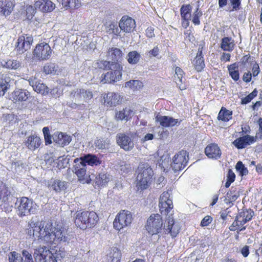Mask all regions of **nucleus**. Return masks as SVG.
<instances>
[{
	"label": "nucleus",
	"instance_id": "obj_1",
	"mask_svg": "<svg viewBox=\"0 0 262 262\" xmlns=\"http://www.w3.org/2000/svg\"><path fill=\"white\" fill-rule=\"evenodd\" d=\"M26 233L34 239H40L50 244L65 243L70 240L66 231L56 228L50 222L42 224L39 222L31 220L26 229Z\"/></svg>",
	"mask_w": 262,
	"mask_h": 262
},
{
	"label": "nucleus",
	"instance_id": "obj_2",
	"mask_svg": "<svg viewBox=\"0 0 262 262\" xmlns=\"http://www.w3.org/2000/svg\"><path fill=\"white\" fill-rule=\"evenodd\" d=\"M138 175L136 187L138 190H143L149 187L152 181L154 172L149 165H139L137 170Z\"/></svg>",
	"mask_w": 262,
	"mask_h": 262
},
{
	"label": "nucleus",
	"instance_id": "obj_3",
	"mask_svg": "<svg viewBox=\"0 0 262 262\" xmlns=\"http://www.w3.org/2000/svg\"><path fill=\"white\" fill-rule=\"evenodd\" d=\"M75 225L81 229L94 227L98 221V216L94 211H77L74 216Z\"/></svg>",
	"mask_w": 262,
	"mask_h": 262
},
{
	"label": "nucleus",
	"instance_id": "obj_4",
	"mask_svg": "<svg viewBox=\"0 0 262 262\" xmlns=\"http://www.w3.org/2000/svg\"><path fill=\"white\" fill-rule=\"evenodd\" d=\"M15 206L17 210V214L20 217L34 214L37 208L36 204L27 197L17 199Z\"/></svg>",
	"mask_w": 262,
	"mask_h": 262
},
{
	"label": "nucleus",
	"instance_id": "obj_5",
	"mask_svg": "<svg viewBox=\"0 0 262 262\" xmlns=\"http://www.w3.org/2000/svg\"><path fill=\"white\" fill-rule=\"evenodd\" d=\"M123 67L120 63L115 64V67L111 71L106 74L101 75V82L105 83H113L120 81L122 79V72Z\"/></svg>",
	"mask_w": 262,
	"mask_h": 262
},
{
	"label": "nucleus",
	"instance_id": "obj_6",
	"mask_svg": "<svg viewBox=\"0 0 262 262\" xmlns=\"http://www.w3.org/2000/svg\"><path fill=\"white\" fill-rule=\"evenodd\" d=\"M163 225V222L159 214H152L148 219L146 229L148 232L152 235L159 233Z\"/></svg>",
	"mask_w": 262,
	"mask_h": 262
},
{
	"label": "nucleus",
	"instance_id": "obj_7",
	"mask_svg": "<svg viewBox=\"0 0 262 262\" xmlns=\"http://www.w3.org/2000/svg\"><path fill=\"white\" fill-rule=\"evenodd\" d=\"M133 221L131 212L127 210H122L116 216L113 222L114 227L117 230L129 226Z\"/></svg>",
	"mask_w": 262,
	"mask_h": 262
},
{
	"label": "nucleus",
	"instance_id": "obj_8",
	"mask_svg": "<svg viewBox=\"0 0 262 262\" xmlns=\"http://www.w3.org/2000/svg\"><path fill=\"white\" fill-rule=\"evenodd\" d=\"M52 50L48 43L45 42L36 45L33 51V57L38 60H48L52 54Z\"/></svg>",
	"mask_w": 262,
	"mask_h": 262
},
{
	"label": "nucleus",
	"instance_id": "obj_9",
	"mask_svg": "<svg viewBox=\"0 0 262 262\" xmlns=\"http://www.w3.org/2000/svg\"><path fill=\"white\" fill-rule=\"evenodd\" d=\"M102 103L107 108H112L121 104L123 97L118 93L108 92L102 94Z\"/></svg>",
	"mask_w": 262,
	"mask_h": 262
},
{
	"label": "nucleus",
	"instance_id": "obj_10",
	"mask_svg": "<svg viewBox=\"0 0 262 262\" xmlns=\"http://www.w3.org/2000/svg\"><path fill=\"white\" fill-rule=\"evenodd\" d=\"M33 42L31 35L25 34L18 37L15 50L17 53L22 54L30 49Z\"/></svg>",
	"mask_w": 262,
	"mask_h": 262
},
{
	"label": "nucleus",
	"instance_id": "obj_11",
	"mask_svg": "<svg viewBox=\"0 0 262 262\" xmlns=\"http://www.w3.org/2000/svg\"><path fill=\"white\" fill-rule=\"evenodd\" d=\"M34 255H37L38 262H57V257L46 247H41L36 249Z\"/></svg>",
	"mask_w": 262,
	"mask_h": 262
},
{
	"label": "nucleus",
	"instance_id": "obj_12",
	"mask_svg": "<svg viewBox=\"0 0 262 262\" xmlns=\"http://www.w3.org/2000/svg\"><path fill=\"white\" fill-rule=\"evenodd\" d=\"M119 27L123 32L129 33L134 31L136 27V23L135 19L131 17L124 15L119 21Z\"/></svg>",
	"mask_w": 262,
	"mask_h": 262
},
{
	"label": "nucleus",
	"instance_id": "obj_13",
	"mask_svg": "<svg viewBox=\"0 0 262 262\" xmlns=\"http://www.w3.org/2000/svg\"><path fill=\"white\" fill-rule=\"evenodd\" d=\"M156 122L159 123L160 126L162 127L168 128L172 127L180 124L181 120L178 119H174L172 117L168 116H161L157 115L155 117Z\"/></svg>",
	"mask_w": 262,
	"mask_h": 262
},
{
	"label": "nucleus",
	"instance_id": "obj_14",
	"mask_svg": "<svg viewBox=\"0 0 262 262\" xmlns=\"http://www.w3.org/2000/svg\"><path fill=\"white\" fill-rule=\"evenodd\" d=\"M116 142L118 145L125 150H129L134 146V144L131 137L124 133L117 134L116 136Z\"/></svg>",
	"mask_w": 262,
	"mask_h": 262
},
{
	"label": "nucleus",
	"instance_id": "obj_15",
	"mask_svg": "<svg viewBox=\"0 0 262 262\" xmlns=\"http://www.w3.org/2000/svg\"><path fill=\"white\" fill-rule=\"evenodd\" d=\"M29 82L30 85L33 87V90L37 93L43 95H47L49 94V88L36 77H31L29 79Z\"/></svg>",
	"mask_w": 262,
	"mask_h": 262
},
{
	"label": "nucleus",
	"instance_id": "obj_16",
	"mask_svg": "<svg viewBox=\"0 0 262 262\" xmlns=\"http://www.w3.org/2000/svg\"><path fill=\"white\" fill-rule=\"evenodd\" d=\"M192 6L190 4L183 5L180 8L182 26L186 29L189 26L191 16Z\"/></svg>",
	"mask_w": 262,
	"mask_h": 262
},
{
	"label": "nucleus",
	"instance_id": "obj_17",
	"mask_svg": "<svg viewBox=\"0 0 262 262\" xmlns=\"http://www.w3.org/2000/svg\"><path fill=\"white\" fill-rule=\"evenodd\" d=\"M203 46L200 45L196 55L192 61L195 70L198 72H202L205 67V60L203 54Z\"/></svg>",
	"mask_w": 262,
	"mask_h": 262
},
{
	"label": "nucleus",
	"instance_id": "obj_18",
	"mask_svg": "<svg viewBox=\"0 0 262 262\" xmlns=\"http://www.w3.org/2000/svg\"><path fill=\"white\" fill-rule=\"evenodd\" d=\"M256 141V138L250 135H245L237 138L233 142V144L237 149H243L248 145H251Z\"/></svg>",
	"mask_w": 262,
	"mask_h": 262
},
{
	"label": "nucleus",
	"instance_id": "obj_19",
	"mask_svg": "<svg viewBox=\"0 0 262 262\" xmlns=\"http://www.w3.org/2000/svg\"><path fill=\"white\" fill-rule=\"evenodd\" d=\"M86 165H75L74 166L73 171L77 176L79 181L82 184L90 183L91 181L90 176L86 173Z\"/></svg>",
	"mask_w": 262,
	"mask_h": 262
},
{
	"label": "nucleus",
	"instance_id": "obj_20",
	"mask_svg": "<svg viewBox=\"0 0 262 262\" xmlns=\"http://www.w3.org/2000/svg\"><path fill=\"white\" fill-rule=\"evenodd\" d=\"M205 154L208 158L212 159L220 158L222 151L218 145L214 143L209 144L205 148Z\"/></svg>",
	"mask_w": 262,
	"mask_h": 262
},
{
	"label": "nucleus",
	"instance_id": "obj_21",
	"mask_svg": "<svg viewBox=\"0 0 262 262\" xmlns=\"http://www.w3.org/2000/svg\"><path fill=\"white\" fill-rule=\"evenodd\" d=\"M36 9L43 13L52 12L55 8V5L50 0H38L35 2Z\"/></svg>",
	"mask_w": 262,
	"mask_h": 262
},
{
	"label": "nucleus",
	"instance_id": "obj_22",
	"mask_svg": "<svg viewBox=\"0 0 262 262\" xmlns=\"http://www.w3.org/2000/svg\"><path fill=\"white\" fill-rule=\"evenodd\" d=\"M53 139L54 141L61 147H64L69 144L71 142V137L66 133L57 132L53 134Z\"/></svg>",
	"mask_w": 262,
	"mask_h": 262
},
{
	"label": "nucleus",
	"instance_id": "obj_23",
	"mask_svg": "<svg viewBox=\"0 0 262 262\" xmlns=\"http://www.w3.org/2000/svg\"><path fill=\"white\" fill-rule=\"evenodd\" d=\"M42 143L41 138L36 134L28 136L25 142L26 147L30 150H35L38 148Z\"/></svg>",
	"mask_w": 262,
	"mask_h": 262
},
{
	"label": "nucleus",
	"instance_id": "obj_24",
	"mask_svg": "<svg viewBox=\"0 0 262 262\" xmlns=\"http://www.w3.org/2000/svg\"><path fill=\"white\" fill-rule=\"evenodd\" d=\"M15 3L11 0L0 1V15L7 16L13 11Z\"/></svg>",
	"mask_w": 262,
	"mask_h": 262
},
{
	"label": "nucleus",
	"instance_id": "obj_25",
	"mask_svg": "<svg viewBox=\"0 0 262 262\" xmlns=\"http://www.w3.org/2000/svg\"><path fill=\"white\" fill-rule=\"evenodd\" d=\"M124 54L122 50L119 48H110L107 52V56L114 64L119 63L123 60Z\"/></svg>",
	"mask_w": 262,
	"mask_h": 262
},
{
	"label": "nucleus",
	"instance_id": "obj_26",
	"mask_svg": "<svg viewBox=\"0 0 262 262\" xmlns=\"http://www.w3.org/2000/svg\"><path fill=\"white\" fill-rule=\"evenodd\" d=\"M30 95L28 91L18 89L14 91L11 95L10 99L15 103L26 101Z\"/></svg>",
	"mask_w": 262,
	"mask_h": 262
},
{
	"label": "nucleus",
	"instance_id": "obj_27",
	"mask_svg": "<svg viewBox=\"0 0 262 262\" xmlns=\"http://www.w3.org/2000/svg\"><path fill=\"white\" fill-rule=\"evenodd\" d=\"M172 216V214H170L168 218V225L166 228H164V232L165 234L170 233L172 237H176L177 234L179 233L180 227L174 224L173 218Z\"/></svg>",
	"mask_w": 262,
	"mask_h": 262
},
{
	"label": "nucleus",
	"instance_id": "obj_28",
	"mask_svg": "<svg viewBox=\"0 0 262 262\" xmlns=\"http://www.w3.org/2000/svg\"><path fill=\"white\" fill-rule=\"evenodd\" d=\"M67 182L59 180L51 179L48 182V187L56 192L64 190L67 188Z\"/></svg>",
	"mask_w": 262,
	"mask_h": 262
},
{
	"label": "nucleus",
	"instance_id": "obj_29",
	"mask_svg": "<svg viewBox=\"0 0 262 262\" xmlns=\"http://www.w3.org/2000/svg\"><path fill=\"white\" fill-rule=\"evenodd\" d=\"M80 161V164H100L101 161L94 155L87 154L80 158L74 159V162L76 163Z\"/></svg>",
	"mask_w": 262,
	"mask_h": 262
},
{
	"label": "nucleus",
	"instance_id": "obj_30",
	"mask_svg": "<svg viewBox=\"0 0 262 262\" xmlns=\"http://www.w3.org/2000/svg\"><path fill=\"white\" fill-rule=\"evenodd\" d=\"M254 214V211L251 209H244L236 216L240 220V224L245 225L252 220Z\"/></svg>",
	"mask_w": 262,
	"mask_h": 262
},
{
	"label": "nucleus",
	"instance_id": "obj_31",
	"mask_svg": "<svg viewBox=\"0 0 262 262\" xmlns=\"http://www.w3.org/2000/svg\"><path fill=\"white\" fill-rule=\"evenodd\" d=\"M260 71L259 64L255 62L252 69V73H251L250 71L244 73L243 76V80L246 83L250 82L251 81L252 76L256 77L259 74Z\"/></svg>",
	"mask_w": 262,
	"mask_h": 262
},
{
	"label": "nucleus",
	"instance_id": "obj_32",
	"mask_svg": "<svg viewBox=\"0 0 262 262\" xmlns=\"http://www.w3.org/2000/svg\"><path fill=\"white\" fill-rule=\"evenodd\" d=\"M173 164H187L189 155L186 150H181L176 154L172 159Z\"/></svg>",
	"mask_w": 262,
	"mask_h": 262
},
{
	"label": "nucleus",
	"instance_id": "obj_33",
	"mask_svg": "<svg viewBox=\"0 0 262 262\" xmlns=\"http://www.w3.org/2000/svg\"><path fill=\"white\" fill-rule=\"evenodd\" d=\"M220 47L224 51L232 52L235 47L234 40L231 37H224L221 40Z\"/></svg>",
	"mask_w": 262,
	"mask_h": 262
},
{
	"label": "nucleus",
	"instance_id": "obj_34",
	"mask_svg": "<svg viewBox=\"0 0 262 262\" xmlns=\"http://www.w3.org/2000/svg\"><path fill=\"white\" fill-rule=\"evenodd\" d=\"M72 94H73L74 97H83L85 102H89L93 98L92 91L83 89H78L72 92Z\"/></svg>",
	"mask_w": 262,
	"mask_h": 262
},
{
	"label": "nucleus",
	"instance_id": "obj_35",
	"mask_svg": "<svg viewBox=\"0 0 262 262\" xmlns=\"http://www.w3.org/2000/svg\"><path fill=\"white\" fill-rule=\"evenodd\" d=\"M232 114L233 112L232 111L227 110L226 107L223 106L218 114L217 118L219 121L227 122L232 119Z\"/></svg>",
	"mask_w": 262,
	"mask_h": 262
},
{
	"label": "nucleus",
	"instance_id": "obj_36",
	"mask_svg": "<svg viewBox=\"0 0 262 262\" xmlns=\"http://www.w3.org/2000/svg\"><path fill=\"white\" fill-rule=\"evenodd\" d=\"M122 254L121 251L116 247L111 249L107 255V262H120Z\"/></svg>",
	"mask_w": 262,
	"mask_h": 262
},
{
	"label": "nucleus",
	"instance_id": "obj_37",
	"mask_svg": "<svg viewBox=\"0 0 262 262\" xmlns=\"http://www.w3.org/2000/svg\"><path fill=\"white\" fill-rule=\"evenodd\" d=\"M229 75L235 81L239 79V71L238 70V63L234 62L227 66Z\"/></svg>",
	"mask_w": 262,
	"mask_h": 262
},
{
	"label": "nucleus",
	"instance_id": "obj_38",
	"mask_svg": "<svg viewBox=\"0 0 262 262\" xmlns=\"http://www.w3.org/2000/svg\"><path fill=\"white\" fill-rule=\"evenodd\" d=\"M133 111L127 107L123 108L122 111L117 112L115 115V118L117 120H125L126 121L130 119L132 117Z\"/></svg>",
	"mask_w": 262,
	"mask_h": 262
},
{
	"label": "nucleus",
	"instance_id": "obj_39",
	"mask_svg": "<svg viewBox=\"0 0 262 262\" xmlns=\"http://www.w3.org/2000/svg\"><path fill=\"white\" fill-rule=\"evenodd\" d=\"M1 65L2 67L9 70H17L20 67L21 63L17 60L10 59L7 61L3 60L1 61Z\"/></svg>",
	"mask_w": 262,
	"mask_h": 262
},
{
	"label": "nucleus",
	"instance_id": "obj_40",
	"mask_svg": "<svg viewBox=\"0 0 262 262\" xmlns=\"http://www.w3.org/2000/svg\"><path fill=\"white\" fill-rule=\"evenodd\" d=\"M111 176L107 173H99L95 179V185L98 187L105 186L110 181Z\"/></svg>",
	"mask_w": 262,
	"mask_h": 262
},
{
	"label": "nucleus",
	"instance_id": "obj_41",
	"mask_svg": "<svg viewBox=\"0 0 262 262\" xmlns=\"http://www.w3.org/2000/svg\"><path fill=\"white\" fill-rule=\"evenodd\" d=\"M61 4L67 9H78L81 6L80 0H61Z\"/></svg>",
	"mask_w": 262,
	"mask_h": 262
},
{
	"label": "nucleus",
	"instance_id": "obj_42",
	"mask_svg": "<svg viewBox=\"0 0 262 262\" xmlns=\"http://www.w3.org/2000/svg\"><path fill=\"white\" fill-rule=\"evenodd\" d=\"M159 207L162 214L167 215L170 210L173 208L172 201L168 202H159Z\"/></svg>",
	"mask_w": 262,
	"mask_h": 262
},
{
	"label": "nucleus",
	"instance_id": "obj_43",
	"mask_svg": "<svg viewBox=\"0 0 262 262\" xmlns=\"http://www.w3.org/2000/svg\"><path fill=\"white\" fill-rule=\"evenodd\" d=\"M238 196V191L236 190V188L232 187L231 190L227 192L224 202L227 204H230V203L233 204V202H234Z\"/></svg>",
	"mask_w": 262,
	"mask_h": 262
},
{
	"label": "nucleus",
	"instance_id": "obj_44",
	"mask_svg": "<svg viewBox=\"0 0 262 262\" xmlns=\"http://www.w3.org/2000/svg\"><path fill=\"white\" fill-rule=\"evenodd\" d=\"M140 58V54L137 51H132L128 52L126 56L127 60L130 64H137L139 62Z\"/></svg>",
	"mask_w": 262,
	"mask_h": 262
},
{
	"label": "nucleus",
	"instance_id": "obj_45",
	"mask_svg": "<svg viewBox=\"0 0 262 262\" xmlns=\"http://www.w3.org/2000/svg\"><path fill=\"white\" fill-rule=\"evenodd\" d=\"M165 167L162 166V167L164 171L173 173L178 172L185 167V165H165Z\"/></svg>",
	"mask_w": 262,
	"mask_h": 262
},
{
	"label": "nucleus",
	"instance_id": "obj_46",
	"mask_svg": "<svg viewBox=\"0 0 262 262\" xmlns=\"http://www.w3.org/2000/svg\"><path fill=\"white\" fill-rule=\"evenodd\" d=\"M125 86L128 87L133 91H137L142 89L143 84L142 81L138 80H132L125 83Z\"/></svg>",
	"mask_w": 262,
	"mask_h": 262
},
{
	"label": "nucleus",
	"instance_id": "obj_47",
	"mask_svg": "<svg viewBox=\"0 0 262 262\" xmlns=\"http://www.w3.org/2000/svg\"><path fill=\"white\" fill-rule=\"evenodd\" d=\"M107 32L110 34H113L116 36L118 37L119 36L120 31L118 28V25L116 23H111L107 28Z\"/></svg>",
	"mask_w": 262,
	"mask_h": 262
},
{
	"label": "nucleus",
	"instance_id": "obj_48",
	"mask_svg": "<svg viewBox=\"0 0 262 262\" xmlns=\"http://www.w3.org/2000/svg\"><path fill=\"white\" fill-rule=\"evenodd\" d=\"M257 93L258 91L257 89H254L251 93L241 99V103L243 105H244L250 102L251 100H252L255 97L257 96Z\"/></svg>",
	"mask_w": 262,
	"mask_h": 262
},
{
	"label": "nucleus",
	"instance_id": "obj_49",
	"mask_svg": "<svg viewBox=\"0 0 262 262\" xmlns=\"http://www.w3.org/2000/svg\"><path fill=\"white\" fill-rule=\"evenodd\" d=\"M42 132L44 136L45 142L46 145L51 144L52 143V138L53 135L50 134L49 128L48 127H44L42 129Z\"/></svg>",
	"mask_w": 262,
	"mask_h": 262
},
{
	"label": "nucleus",
	"instance_id": "obj_50",
	"mask_svg": "<svg viewBox=\"0 0 262 262\" xmlns=\"http://www.w3.org/2000/svg\"><path fill=\"white\" fill-rule=\"evenodd\" d=\"M8 258L9 262H23V258L19 253L15 251L10 252Z\"/></svg>",
	"mask_w": 262,
	"mask_h": 262
},
{
	"label": "nucleus",
	"instance_id": "obj_51",
	"mask_svg": "<svg viewBox=\"0 0 262 262\" xmlns=\"http://www.w3.org/2000/svg\"><path fill=\"white\" fill-rule=\"evenodd\" d=\"M203 13L201 10L197 8L194 11L192 15V22L194 25H199L201 24L200 18L202 16Z\"/></svg>",
	"mask_w": 262,
	"mask_h": 262
},
{
	"label": "nucleus",
	"instance_id": "obj_52",
	"mask_svg": "<svg viewBox=\"0 0 262 262\" xmlns=\"http://www.w3.org/2000/svg\"><path fill=\"white\" fill-rule=\"evenodd\" d=\"M36 13V8L32 5H27L26 7V18L31 20L33 19Z\"/></svg>",
	"mask_w": 262,
	"mask_h": 262
},
{
	"label": "nucleus",
	"instance_id": "obj_53",
	"mask_svg": "<svg viewBox=\"0 0 262 262\" xmlns=\"http://www.w3.org/2000/svg\"><path fill=\"white\" fill-rule=\"evenodd\" d=\"M55 71V66L53 63H47L43 68V71L46 74H52Z\"/></svg>",
	"mask_w": 262,
	"mask_h": 262
},
{
	"label": "nucleus",
	"instance_id": "obj_54",
	"mask_svg": "<svg viewBox=\"0 0 262 262\" xmlns=\"http://www.w3.org/2000/svg\"><path fill=\"white\" fill-rule=\"evenodd\" d=\"M254 59V57L251 56L250 54H248L247 55H244L241 59L240 61L238 63H240L243 66L245 67L247 63H250L251 61H253Z\"/></svg>",
	"mask_w": 262,
	"mask_h": 262
},
{
	"label": "nucleus",
	"instance_id": "obj_55",
	"mask_svg": "<svg viewBox=\"0 0 262 262\" xmlns=\"http://www.w3.org/2000/svg\"><path fill=\"white\" fill-rule=\"evenodd\" d=\"M171 193V190L163 192L159 199V202H168V201H171L170 199Z\"/></svg>",
	"mask_w": 262,
	"mask_h": 262
},
{
	"label": "nucleus",
	"instance_id": "obj_56",
	"mask_svg": "<svg viewBox=\"0 0 262 262\" xmlns=\"http://www.w3.org/2000/svg\"><path fill=\"white\" fill-rule=\"evenodd\" d=\"M245 165H236V169L241 176H246L248 173V170L245 167Z\"/></svg>",
	"mask_w": 262,
	"mask_h": 262
},
{
	"label": "nucleus",
	"instance_id": "obj_57",
	"mask_svg": "<svg viewBox=\"0 0 262 262\" xmlns=\"http://www.w3.org/2000/svg\"><path fill=\"white\" fill-rule=\"evenodd\" d=\"M240 220L237 216H236L235 220L232 224L230 226L229 229L231 231H235L237 229V227H242L244 224H240Z\"/></svg>",
	"mask_w": 262,
	"mask_h": 262
},
{
	"label": "nucleus",
	"instance_id": "obj_58",
	"mask_svg": "<svg viewBox=\"0 0 262 262\" xmlns=\"http://www.w3.org/2000/svg\"><path fill=\"white\" fill-rule=\"evenodd\" d=\"M102 68L104 70H111L112 67H115V64L112 61H108L106 60H102L100 61Z\"/></svg>",
	"mask_w": 262,
	"mask_h": 262
},
{
	"label": "nucleus",
	"instance_id": "obj_59",
	"mask_svg": "<svg viewBox=\"0 0 262 262\" xmlns=\"http://www.w3.org/2000/svg\"><path fill=\"white\" fill-rule=\"evenodd\" d=\"M175 74L177 76L179 81L181 83L182 82V79L185 74L183 70L179 67H175Z\"/></svg>",
	"mask_w": 262,
	"mask_h": 262
},
{
	"label": "nucleus",
	"instance_id": "obj_60",
	"mask_svg": "<svg viewBox=\"0 0 262 262\" xmlns=\"http://www.w3.org/2000/svg\"><path fill=\"white\" fill-rule=\"evenodd\" d=\"M257 123L259 126L258 131L256 134V136L254 137L256 139L257 138L262 139V118H259L257 120Z\"/></svg>",
	"mask_w": 262,
	"mask_h": 262
},
{
	"label": "nucleus",
	"instance_id": "obj_61",
	"mask_svg": "<svg viewBox=\"0 0 262 262\" xmlns=\"http://www.w3.org/2000/svg\"><path fill=\"white\" fill-rule=\"evenodd\" d=\"M232 6V11H237L240 9L241 0H230Z\"/></svg>",
	"mask_w": 262,
	"mask_h": 262
},
{
	"label": "nucleus",
	"instance_id": "obj_62",
	"mask_svg": "<svg viewBox=\"0 0 262 262\" xmlns=\"http://www.w3.org/2000/svg\"><path fill=\"white\" fill-rule=\"evenodd\" d=\"M212 221V218L209 215L205 216L202 220L201 225L203 227L207 226Z\"/></svg>",
	"mask_w": 262,
	"mask_h": 262
},
{
	"label": "nucleus",
	"instance_id": "obj_63",
	"mask_svg": "<svg viewBox=\"0 0 262 262\" xmlns=\"http://www.w3.org/2000/svg\"><path fill=\"white\" fill-rule=\"evenodd\" d=\"M57 164H69L70 163V158L68 156L63 155L58 157Z\"/></svg>",
	"mask_w": 262,
	"mask_h": 262
},
{
	"label": "nucleus",
	"instance_id": "obj_64",
	"mask_svg": "<svg viewBox=\"0 0 262 262\" xmlns=\"http://www.w3.org/2000/svg\"><path fill=\"white\" fill-rule=\"evenodd\" d=\"M146 35L148 38H152L155 37V34H154V29L151 27H148L146 31Z\"/></svg>",
	"mask_w": 262,
	"mask_h": 262
}]
</instances>
